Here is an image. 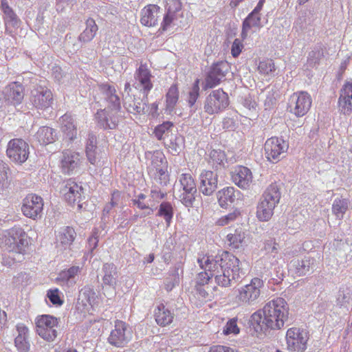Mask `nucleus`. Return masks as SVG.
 Instances as JSON below:
<instances>
[{
  "label": "nucleus",
  "mask_w": 352,
  "mask_h": 352,
  "mask_svg": "<svg viewBox=\"0 0 352 352\" xmlns=\"http://www.w3.org/2000/svg\"><path fill=\"white\" fill-rule=\"evenodd\" d=\"M182 4L179 0H169L166 6V12H163L160 29L166 31L171 25H175L180 16Z\"/></svg>",
  "instance_id": "a211bd4d"
},
{
  "label": "nucleus",
  "mask_w": 352,
  "mask_h": 352,
  "mask_svg": "<svg viewBox=\"0 0 352 352\" xmlns=\"http://www.w3.org/2000/svg\"><path fill=\"white\" fill-rule=\"evenodd\" d=\"M173 127V124L171 122L167 121L159 124L155 129L154 133L155 137L161 140L168 136Z\"/></svg>",
  "instance_id": "603ef678"
},
{
  "label": "nucleus",
  "mask_w": 352,
  "mask_h": 352,
  "mask_svg": "<svg viewBox=\"0 0 352 352\" xmlns=\"http://www.w3.org/2000/svg\"><path fill=\"white\" fill-rule=\"evenodd\" d=\"M308 333L297 327L289 328L287 331V346L289 351H304L307 349Z\"/></svg>",
  "instance_id": "ddd939ff"
},
{
  "label": "nucleus",
  "mask_w": 352,
  "mask_h": 352,
  "mask_svg": "<svg viewBox=\"0 0 352 352\" xmlns=\"http://www.w3.org/2000/svg\"><path fill=\"white\" fill-rule=\"evenodd\" d=\"M119 110H111L105 108L103 110L98 111L96 118L98 120L99 126L103 129H115L119 122L118 112Z\"/></svg>",
  "instance_id": "412c9836"
},
{
  "label": "nucleus",
  "mask_w": 352,
  "mask_h": 352,
  "mask_svg": "<svg viewBox=\"0 0 352 352\" xmlns=\"http://www.w3.org/2000/svg\"><path fill=\"white\" fill-rule=\"evenodd\" d=\"M263 26L260 13H256L252 11L243 21L241 33V39H246L252 28L260 29Z\"/></svg>",
  "instance_id": "7c9ffc66"
},
{
  "label": "nucleus",
  "mask_w": 352,
  "mask_h": 352,
  "mask_svg": "<svg viewBox=\"0 0 352 352\" xmlns=\"http://www.w3.org/2000/svg\"><path fill=\"white\" fill-rule=\"evenodd\" d=\"M179 184L177 186L179 187V192L185 191H193L197 189V186L194 179L190 174L183 173L179 179Z\"/></svg>",
  "instance_id": "49530a36"
},
{
  "label": "nucleus",
  "mask_w": 352,
  "mask_h": 352,
  "mask_svg": "<svg viewBox=\"0 0 352 352\" xmlns=\"http://www.w3.org/2000/svg\"><path fill=\"white\" fill-rule=\"evenodd\" d=\"M280 197V187L278 184L272 183L266 188L256 208V217L259 221H267L271 219Z\"/></svg>",
  "instance_id": "20e7f679"
},
{
  "label": "nucleus",
  "mask_w": 352,
  "mask_h": 352,
  "mask_svg": "<svg viewBox=\"0 0 352 352\" xmlns=\"http://www.w3.org/2000/svg\"><path fill=\"white\" fill-rule=\"evenodd\" d=\"M278 257L277 254H266L262 260L261 263H264V269L265 272L270 271L272 267H274V270L276 272H278L279 270H277L276 265H278ZM278 269L280 270V267H278Z\"/></svg>",
  "instance_id": "5fc2aeb1"
},
{
  "label": "nucleus",
  "mask_w": 352,
  "mask_h": 352,
  "mask_svg": "<svg viewBox=\"0 0 352 352\" xmlns=\"http://www.w3.org/2000/svg\"><path fill=\"white\" fill-rule=\"evenodd\" d=\"M92 302L89 301L86 298V296L84 294H79L76 305V309L81 312H87L91 307Z\"/></svg>",
  "instance_id": "bf43d9fd"
},
{
  "label": "nucleus",
  "mask_w": 352,
  "mask_h": 352,
  "mask_svg": "<svg viewBox=\"0 0 352 352\" xmlns=\"http://www.w3.org/2000/svg\"><path fill=\"white\" fill-rule=\"evenodd\" d=\"M60 130L64 135L69 140H74L77 135V127L74 118L65 113L59 118Z\"/></svg>",
  "instance_id": "2f4dec72"
},
{
  "label": "nucleus",
  "mask_w": 352,
  "mask_h": 352,
  "mask_svg": "<svg viewBox=\"0 0 352 352\" xmlns=\"http://www.w3.org/2000/svg\"><path fill=\"white\" fill-rule=\"evenodd\" d=\"M199 191L206 196L213 194L218 187V175L211 170H204L199 175Z\"/></svg>",
  "instance_id": "6ab92c4d"
},
{
  "label": "nucleus",
  "mask_w": 352,
  "mask_h": 352,
  "mask_svg": "<svg viewBox=\"0 0 352 352\" xmlns=\"http://www.w3.org/2000/svg\"><path fill=\"white\" fill-rule=\"evenodd\" d=\"M351 298V293L346 287H340L336 296V305L340 307H346L349 304Z\"/></svg>",
  "instance_id": "09e8293b"
},
{
  "label": "nucleus",
  "mask_w": 352,
  "mask_h": 352,
  "mask_svg": "<svg viewBox=\"0 0 352 352\" xmlns=\"http://www.w3.org/2000/svg\"><path fill=\"white\" fill-rule=\"evenodd\" d=\"M16 335L14 338V346L18 352H29L30 350V331L23 324L16 326Z\"/></svg>",
  "instance_id": "b1692460"
},
{
  "label": "nucleus",
  "mask_w": 352,
  "mask_h": 352,
  "mask_svg": "<svg viewBox=\"0 0 352 352\" xmlns=\"http://www.w3.org/2000/svg\"><path fill=\"white\" fill-rule=\"evenodd\" d=\"M241 217V212L238 209L234 210L232 212L225 214L217 221V225L225 226L236 221Z\"/></svg>",
  "instance_id": "864d4df0"
},
{
  "label": "nucleus",
  "mask_w": 352,
  "mask_h": 352,
  "mask_svg": "<svg viewBox=\"0 0 352 352\" xmlns=\"http://www.w3.org/2000/svg\"><path fill=\"white\" fill-rule=\"evenodd\" d=\"M82 190L81 186H79L74 182H68L65 189V199L71 205H74L76 203L78 207L81 208L82 207V204L80 203L82 201Z\"/></svg>",
  "instance_id": "c85d7f7f"
},
{
  "label": "nucleus",
  "mask_w": 352,
  "mask_h": 352,
  "mask_svg": "<svg viewBox=\"0 0 352 352\" xmlns=\"http://www.w3.org/2000/svg\"><path fill=\"white\" fill-rule=\"evenodd\" d=\"M97 91L95 100H98V102L107 104L106 108L108 109L115 111L120 109V99L114 86L108 83L100 84L98 85Z\"/></svg>",
  "instance_id": "9d476101"
},
{
  "label": "nucleus",
  "mask_w": 352,
  "mask_h": 352,
  "mask_svg": "<svg viewBox=\"0 0 352 352\" xmlns=\"http://www.w3.org/2000/svg\"><path fill=\"white\" fill-rule=\"evenodd\" d=\"M229 105L228 94L221 89L212 91L205 98L204 111L208 115H216L223 111Z\"/></svg>",
  "instance_id": "39448f33"
},
{
  "label": "nucleus",
  "mask_w": 352,
  "mask_h": 352,
  "mask_svg": "<svg viewBox=\"0 0 352 352\" xmlns=\"http://www.w3.org/2000/svg\"><path fill=\"white\" fill-rule=\"evenodd\" d=\"M338 104L344 115L349 116L352 113V80L346 82L341 89Z\"/></svg>",
  "instance_id": "5701e85b"
},
{
  "label": "nucleus",
  "mask_w": 352,
  "mask_h": 352,
  "mask_svg": "<svg viewBox=\"0 0 352 352\" xmlns=\"http://www.w3.org/2000/svg\"><path fill=\"white\" fill-rule=\"evenodd\" d=\"M183 273L182 264L177 263L175 265L173 268L170 270L168 276L175 279V283H179V275Z\"/></svg>",
  "instance_id": "338daca9"
},
{
  "label": "nucleus",
  "mask_w": 352,
  "mask_h": 352,
  "mask_svg": "<svg viewBox=\"0 0 352 352\" xmlns=\"http://www.w3.org/2000/svg\"><path fill=\"white\" fill-rule=\"evenodd\" d=\"M27 234L19 226L6 230L0 236V245L9 252L8 257L14 263L24 260V255L28 245Z\"/></svg>",
  "instance_id": "7ed1b4c3"
},
{
  "label": "nucleus",
  "mask_w": 352,
  "mask_h": 352,
  "mask_svg": "<svg viewBox=\"0 0 352 352\" xmlns=\"http://www.w3.org/2000/svg\"><path fill=\"white\" fill-rule=\"evenodd\" d=\"M349 206V199L342 197L336 198L332 204V213L338 219L341 220L344 218V214L348 210Z\"/></svg>",
  "instance_id": "79ce46f5"
},
{
  "label": "nucleus",
  "mask_w": 352,
  "mask_h": 352,
  "mask_svg": "<svg viewBox=\"0 0 352 352\" xmlns=\"http://www.w3.org/2000/svg\"><path fill=\"white\" fill-rule=\"evenodd\" d=\"M146 196L143 193H140L135 198L131 199L132 204L136 206L140 210L151 208V205L155 202L152 201L151 199H146Z\"/></svg>",
  "instance_id": "6e6d98bb"
},
{
  "label": "nucleus",
  "mask_w": 352,
  "mask_h": 352,
  "mask_svg": "<svg viewBox=\"0 0 352 352\" xmlns=\"http://www.w3.org/2000/svg\"><path fill=\"white\" fill-rule=\"evenodd\" d=\"M99 238V231L95 228L91 232V235L88 239V249L93 252L98 246Z\"/></svg>",
  "instance_id": "69168bd1"
},
{
  "label": "nucleus",
  "mask_w": 352,
  "mask_h": 352,
  "mask_svg": "<svg viewBox=\"0 0 352 352\" xmlns=\"http://www.w3.org/2000/svg\"><path fill=\"white\" fill-rule=\"evenodd\" d=\"M1 9L3 13V19L6 32H12L13 29L17 28L21 20L9 6L7 0H1Z\"/></svg>",
  "instance_id": "a878e982"
},
{
  "label": "nucleus",
  "mask_w": 352,
  "mask_h": 352,
  "mask_svg": "<svg viewBox=\"0 0 352 352\" xmlns=\"http://www.w3.org/2000/svg\"><path fill=\"white\" fill-rule=\"evenodd\" d=\"M229 69L230 66L226 61H220L214 63L211 66L206 76L205 85L203 87V89L206 90L218 85L220 82L225 78Z\"/></svg>",
  "instance_id": "dca6fc26"
},
{
  "label": "nucleus",
  "mask_w": 352,
  "mask_h": 352,
  "mask_svg": "<svg viewBox=\"0 0 352 352\" xmlns=\"http://www.w3.org/2000/svg\"><path fill=\"white\" fill-rule=\"evenodd\" d=\"M197 263L200 268L204 270L199 272L197 277V283L199 285L208 284L210 279L214 277L219 286L230 287L240 282L246 274L239 259L227 251L214 256L207 254L199 256Z\"/></svg>",
  "instance_id": "f257e3e1"
},
{
  "label": "nucleus",
  "mask_w": 352,
  "mask_h": 352,
  "mask_svg": "<svg viewBox=\"0 0 352 352\" xmlns=\"http://www.w3.org/2000/svg\"><path fill=\"white\" fill-rule=\"evenodd\" d=\"M102 272L104 274L102 278V283L104 285L115 288L118 277L116 266L113 263H104L102 266Z\"/></svg>",
  "instance_id": "e433bc0d"
},
{
  "label": "nucleus",
  "mask_w": 352,
  "mask_h": 352,
  "mask_svg": "<svg viewBox=\"0 0 352 352\" xmlns=\"http://www.w3.org/2000/svg\"><path fill=\"white\" fill-rule=\"evenodd\" d=\"M163 15V11L157 5L149 4L141 10V23L147 27H154L158 24Z\"/></svg>",
  "instance_id": "aec40b11"
},
{
  "label": "nucleus",
  "mask_w": 352,
  "mask_h": 352,
  "mask_svg": "<svg viewBox=\"0 0 352 352\" xmlns=\"http://www.w3.org/2000/svg\"><path fill=\"white\" fill-rule=\"evenodd\" d=\"M85 25V29L78 36V41L83 43L90 42L94 38L98 30V25L95 21L91 18H89L86 21Z\"/></svg>",
  "instance_id": "a19ab883"
},
{
  "label": "nucleus",
  "mask_w": 352,
  "mask_h": 352,
  "mask_svg": "<svg viewBox=\"0 0 352 352\" xmlns=\"http://www.w3.org/2000/svg\"><path fill=\"white\" fill-rule=\"evenodd\" d=\"M80 270L78 266H72L67 270L62 271L59 274V279L67 285L72 286L76 282V277Z\"/></svg>",
  "instance_id": "c03bdc74"
},
{
  "label": "nucleus",
  "mask_w": 352,
  "mask_h": 352,
  "mask_svg": "<svg viewBox=\"0 0 352 352\" xmlns=\"http://www.w3.org/2000/svg\"><path fill=\"white\" fill-rule=\"evenodd\" d=\"M47 296L50 302L54 305L60 306L63 303V301L60 299L59 296V290L56 288L48 290Z\"/></svg>",
  "instance_id": "0e129e2a"
},
{
  "label": "nucleus",
  "mask_w": 352,
  "mask_h": 352,
  "mask_svg": "<svg viewBox=\"0 0 352 352\" xmlns=\"http://www.w3.org/2000/svg\"><path fill=\"white\" fill-rule=\"evenodd\" d=\"M243 45L239 38H236L231 47V54L234 57H237L241 52Z\"/></svg>",
  "instance_id": "774afa93"
},
{
  "label": "nucleus",
  "mask_w": 352,
  "mask_h": 352,
  "mask_svg": "<svg viewBox=\"0 0 352 352\" xmlns=\"http://www.w3.org/2000/svg\"><path fill=\"white\" fill-rule=\"evenodd\" d=\"M30 101L37 109H47L53 104L52 92L45 86L36 85L31 89Z\"/></svg>",
  "instance_id": "9b49d317"
},
{
  "label": "nucleus",
  "mask_w": 352,
  "mask_h": 352,
  "mask_svg": "<svg viewBox=\"0 0 352 352\" xmlns=\"http://www.w3.org/2000/svg\"><path fill=\"white\" fill-rule=\"evenodd\" d=\"M81 164L80 155L75 151L67 150L63 153L60 161L63 172L72 174Z\"/></svg>",
  "instance_id": "393cba45"
},
{
  "label": "nucleus",
  "mask_w": 352,
  "mask_h": 352,
  "mask_svg": "<svg viewBox=\"0 0 352 352\" xmlns=\"http://www.w3.org/2000/svg\"><path fill=\"white\" fill-rule=\"evenodd\" d=\"M157 215L163 217L168 226L173 216V210L171 204L166 201L162 202L160 205Z\"/></svg>",
  "instance_id": "3c124183"
},
{
  "label": "nucleus",
  "mask_w": 352,
  "mask_h": 352,
  "mask_svg": "<svg viewBox=\"0 0 352 352\" xmlns=\"http://www.w3.org/2000/svg\"><path fill=\"white\" fill-rule=\"evenodd\" d=\"M228 245L232 249H239L245 243V233L242 228H238L233 233H229L227 236Z\"/></svg>",
  "instance_id": "ea45409f"
},
{
  "label": "nucleus",
  "mask_w": 352,
  "mask_h": 352,
  "mask_svg": "<svg viewBox=\"0 0 352 352\" xmlns=\"http://www.w3.org/2000/svg\"><path fill=\"white\" fill-rule=\"evenodd\" d=\"M76 236L74 229L69 226L61 228L58 232L57 241L65 248L69 247Z\"/></svg>",
  "instance_id": "4c0bfd02"
},
{
  "label": "nucleus",
  "mask_w": 352,
  "mask_h": 352,
  "mask_svg": "<svg viewBox=\"0 0 352 352\" xmlns=\"http://www.w3.org/2000/svg\"><path fill=\"white\" fill-rule=\"evenodd\" d=\"M8 170V165L3 160H0V188H3L7 184Z\"/></svg>",
  "instance_id": "680f3d73"
},
{
  "label": "nucleus",
  "mask_w": 352,
  "mask_h": 352,
  "mask_svg": "<svg viewBox=\"0 0 352 352\" xmlns=\"http://www.w3.org/2000/svg\"><path fill=\"white\" fill-rule=\"evenodd\" d=\"M146 157L151 160V164L148 166V173L158 171L160 168H168V162L164 154L160 151L153 153H146Z\"/></svg>",
  "instance_id": "473e14b6"
},
{
  "label": "nucleus",
  "mask_w": 352,
  "mask_h": 352,
  "mask_svg": "<svg viewBox=\"0 0 352 352\" xmlns=\"http://www.w3.org/2000/svg\"><path fill=\"white\" fill-rule=\"evenodd\" d=\"M288 144L281 138H268L264 144L265 156L272 163H276L287 151Z\"/></svg>",
  "instance_id": "f8f14e48"
},
{
  "label": "nucleus",
  "mask_w": 352,
  "mask_h": 352,
  "mask_svg": "<svg viewBox=\"0 0 352 352\" xmlns=\"http://www.w3.org/2000/svg\"><path fill=\"white\" fill-rule=\"evenodd\" d=\"M3 93L6 100L12 104H20L24 98L23 87L17 82H13L7 85Z\"/></svg>",
  "instance_id": "cd10ccee"
},
{
  "label": "nucleus",
  "mask_w": 352,
  "mask_h": 352,
  "mask_svg": "<svg viewBox=\"0 0 352 352\" xmlns=\"http://www.w3.org/2000/svg\"><path fill=\"white\" fill-rule=\"evenodd\" d=\"M97 138L93 133H89L86 143L85 152L87 160L93 165H96L101 157V153L97 147Z\"/></svg>",
  "instance_id": "72a5a7b5"
},
{
  "label": "nucleus",
  "mask_w": 352,
  "mask_h": 352,
  "mask_svg": "<svg viewBox=\"0 0 352 352\" xmlns=\"http://www.w3.org/2000/svg\"><path fill=\"white\" fill-rule=\"evenodd\" d=\"M323 56V52L320 47H315L309 53L308 63L310 65H316Z\"/></svg>",
  "instance_id": "052dcab7"
},
{
  "label": "nucleus",
  "mask_w": 352,
  "mask_h": 352,
  "mask_svg": "<svg viewBox=\"0 0 352 352\" xmlns=\"http://www.w3.org/2000/svg\"><path fill=\"white\" fill-rule=\"evenodd\" d=\"M43 205L41 197L35 194H29L23 201L21 210L25 217L36 219L42 217Z\"/></svg>",
  "instance_id": "2eb2a0df"
},
{
  "label": "nucleus",
  "mask_w": 352,
  "mask_h": 352,
  "mask_svg": "<svg viewBox=\"0 0 352 352\" xmlns=\"http://www.w3.org/2000/svg\"><path fill=\"white\" fill-rule=\"evenodd\" d=\"M154 316L158 325L165 327L173 322L175 314L164 304H160L155 308Z\"/></svg>",
  "instance_id": "c9c22d12"
},
{
  "label": "nucleus",
  "mask_w": 352,
  "mask_h": 352,
  "mask_svg": "<svg viewBox=\"0 0 352 352\" xmlns=\"http://www.w3.org/2000/svg\"><path fill=\"white\" fill-rule=\"evenodd\" d=\"M312 103L310 95L306 91L294 93L289 100L288 111L298 118L304 116L309 111Z\"/></svg>",
  "instance_id": "0eeeda50"
},
{
  "label": "nucleus",
  "mask_w": 352,
  "mask_h": 352,
  "mask_svg": "<svg viewBox=\"0 0 352 352\" xmlns=\"http://www.w3.org/2000/svg\"><path fill=\"white\" fill-rule=\"evenodd\" d=\"M58 319L50 315H43L36 321V332L44 340L51 342L57 337Z\"/></svg>",
  "instance_id": "1a4fd4ad"
},
{
  "label": "nucleus",
  "mask_w": 352,
  "mask_h": 352,
  "mask_svg": "<svg viewBox=\"0 0 352 352\" xmlns=\"http://www.w3.org/2000/svg\"><path fill=\"white\" fill-rule=\"evenodd\" d=\"M227 159L224 151L221 150H212L209 155V164L214 168L223 167Z\"/></svg>",
  "instance_id": "a18cd8bd"
},
{
  "label": "nucleus",
  "mask_w": 352,
  "mask_h": 352,
  "mask_svg": "<svg viewBox=\"0 0 352 352\" xmlns=\"http://www.w3.org/2000/svg\"><path fill=\"white\" fill-rule=\"evenodd\" d=\"M152 78L153 76L147 66L141 64L135 72V81L133 86L142 91V94H144L145 96H148V92L153 88Z\"/></svg>",
  "instance_id": "f3484780"
},
{
  "label": "nucleus",
  "mask_w": 352,
  "mask_h": 352,
  "mask_svg": "<svg viewBox=\"0 0 352 352\" xmlns=\"http://www.w3.org/2000/svg\"><path fill=\"white\" fill-rule=\"evenodd\" d=\"M251 170L243 166H239L232 172V182L243 189H247L252 182Z\"/></svg>",
  "instance_id": "bb28decb"
},
{
  "label": "nucleus",
  "mask_w": 352,
  "mask_h": 352,
  "mask_svg": "<svg viewBox=\"0 0 352 352\" xmlns=\"http://www.w3.org/2000/svg\"><path fill=\"white\" fill-rule=\"evenodd\" d=\"M198 197L197 189L193 191L180 192L178 195V198L183 205L186 207H192L193 204Z\"/></svg>",
  "instance_id": "8fccbe9b"
},
{
  "label": "nucleus",
  "mask_w": 352,
  "mask_h": 352,
  "mask_svg": "<svg viewBox=\"0 0 352 352\" xmlns=\"http://www.w3.org/2000/svg\"><path fill=\"white\" fill-rule=\"evenodd\" d=\"M289 307L283 298H274L265 304L262 310L254 313L251 322L263 329H280L288 319Z\"/></svg>",
  "instance_id": "f03ea898"
},
{
  "label": "nucleus",
  "mask_w": 352,
  "mask_h": 352,
  "mask_svg": "<svg viewBox=\"0 0 352 352\" xmlns=\"http://www.w3.org/2000/svg\"><path fill=\"white\" fill-rule=\"evenodd\" d=\"M258 69L261 74H270L273 73L276 69L273 60L267 59L260 62Z\"/></svg>",
  "instance_id": "13d9d810"
},
{
  "label": "nucleus",
  "mask_w": 352,
  "mask_h": 352,
  "mask_svg": "<svg viewBox=\"0 0 352 352\" xmlns=\"http://www.w3.org/2000/svg\"><path fill=\"white\" fill-rule=\"evenodd\" d=\"M199 80L197 79L194 82L192 87L190 88V90L188 92L187 100L188 106L191 108V113H195V111L197 110V107H195V102L199 96Z\"/></svg>",
  "instance_id": "de8ad7c7"
},
{
  "label": "nucleus",
  "mask_w": 352,
  "mask_h": 352,
  "mask_svg": "<svg viewBox=\"0 0 352 352\" xmlns=\"http://www.w3.org/2000/svg\"><path fill=\"white\" fill-rule=\"evenodd\" d=\"M264 286L263 280L259 278H254L249 284L239 289V300L248 305L253 304L261 294V289Z\"/></svg>",
  "instance_id": "4468645a"
},
{
  "label": "nucleus",
  "mask_w": 352,
  "mask_h": 352,
  "mask_svg": "<svg viewBox=\"0 0 352 352\" xmlns=\"http://www.w3.org/2000/svg\"><path fill=\"white\" fill-rule=\"evenodd\" d=\"M150 174L154 177L155 179L159 182L162 186H166L169 182L170 178L167 168H163V169L160 168L158 171Z\"/></svg>",
  "instance_id": "4d7b16f0"
},
{
  "label": "nucleus",
  "mask_w": 352,
  "mask_h": 352,
  "mask_svg": "<svg viewBox=\"0 0 352 352\" xmlns=\"http://www.w3.org/2000/svg\"><path fill=\"white\" fill-rule=\"evenodd\" d=\"M148 97L143 94L142 98L124 96L123 105L126 111L131 113H144L147 108Z\"/></svg>",
  "instance_id": "4be33fe9"
},
{
  "label": "nucleus",
  "mask_w": 352,
  "mask_h": 352,
  "mask_svg": "<svg viewBox=\"0 0 352 352\" xmlns=\"http://www.w3.org/2000/svg\"><path fill=\"white\" fill-rule=\"evenodd\" d=\"M166 108L165 113L171 114L177 103L179 99V91L175 85H172L166 96Z\"/></svg>",
  "instance_id": "37998d69"
},
{
  "label": "nucleus",
  "mask_w": 352,
  "mask_h": 352,
  "mask_svg": "<svg viewBox=\"0 0 352 352\" xmlns=\"http://www.w3.org/2000/svg\"><path fill=\"white\" fill-rule=\"evenodd\" d=\"M29 154V145L23 139L14 138L9 141L6 155L12 162L22 164L28 159Z\"/></svg>",
  "instance_id": "6e6552de"
},
{
  "label": "nucleus",
  "mask_w": 352,
  "mask_h": 352,
  "mask_svg": "<svg viewBox=\"0 0 352 352\" xmlns=\"http://www.w3.org/2000/svg\"><path fill=\"white\" fill-rule=\"evenodd\" d=\"M35 138L41 144H48L55 141L56 131L49 126H41L35 134Z\"/></svg>",
  "instance_id": "58836bf2"
},
{
  "label": "nucleus",
  "mask_w": 352,
  "mask_h": 352,
  "mask_svg": "<svg viewBox=\"0 0 352 352\" xmlns=\"http://www.w3.org/2000/svg\"><path fill=\"white\" fill-rule=\"evenodd\" d=\"M133 338V331L130 326L125 322L116 320L114 329L108 337V342L116 347L126 346Z\"/></svg>",
  "instance_id": "423d86ee"
},
{
  "label": "nucleus",
  "mask_w": 352,
  "mask_h": 352,
  "mask_svg": "<svg viewBox=\"0 0 352 352\" xmlns=\"http://www.w3.org/2000/svg\"><path fill=\"white\" fill-rule=\"evenodd\" d=\"M314 259L309 256H305L302 259L294 258L289 264V270L298 276H304L312 269Z\"/></svg>",
  "instance_id": "c756f323"
},
{
  "label": "nucleus",
  "mask_w": 352,
  "mask_h": 352,
  "mask_svg": "<svg viewBox=\"0 0 352 352\" xmlns=\"http://www.w3.org/2000/svg\"><path fill=\"white\" fill-rule=\"evenodd\" d=\"M239 195V191L235 190L234 187H226L218 191L217 197L219 206L226 208L235 201Z\"/></svg>",
  "instance_id": "f704fd0d"
},
{
  "label": "nucleus",
  "mask_w": 352,
  "mask_h": 352,
  "mask_svg": "<svg viewBox=\"0 0 352 352\" xmlns=\"http://www.w3.org/2000/svg\"><path fill=\"white\" fill-rule=\"evenodd\" d=\"M236 321V319L232 318L227 322L223 330L225 335L237 334L239 333V328L237 326Z\"/></svg>",
  "instance_id": "e2e57ef3"
}]
</instances>
